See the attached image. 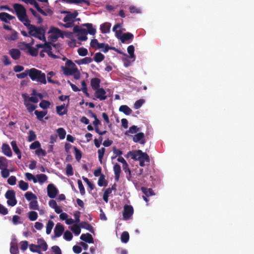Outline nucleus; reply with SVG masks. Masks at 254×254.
<instances>
[{
	"label": "nucleus",
	"instance_id": "f257e3e1",
	"mask_svg": "<svg viewBox=\"0 0 254 254\" xmlns=\"http://www.w3.org/2000/svg\"><path fill=\"white\" fill-rule=\"evenodd\" d=\"M29 77L32 80L36 81L40 84H46L47 83L45 73L35 68L29 69Z\"/></svg>",
	"mask_w": 254,
	"mask_h": 254
},
{
	"label": "nucleus",
	"instance_id": "f03ea898",
	"mask_svg": "<svg viewBox=\"0 0 254 254\" xmlns=\"http://www.w3.org/2000/svg\"><path fill=\"white\" fill-rule=\"evenodd\" d=\"M31 29L28 31L29 34L33 37L39 39L44 42H46L45 33L46 30L42 27H36L35 25H31Z\"/></svg>",
	"mask_w": 254,
	"mask_h": 254
},
{
	"label": "nucleus",
	"instance_id": "7ed1b4c3",
	"mask_svg": "<svg viewBox=\"0 0 254 254\" xmlns=\"http://www.w3.org/2000/svg\"><path fill=\"white\" fill-rule=\"evenodd\" d=\"M48 33L51 34L48 38L52 41H55L59 37H63L62 31L58 28L55 27H51Z\"/></svg>",
	"mask_w": 254,
	"mask_h": 254
},
{
	"label": "nucleus",
	"instance_id": "20e7f679",
	"mask_svg": "<svg viewBox=\"0 0 254 254\" xmlns=\"http://www.w3.org/2000/svg\"><path fill=\"white\" fill-rule=\"evenodd\" d=\"M13 7L19 20L27 15L26 10L21 4L14 3Z\"/></svg>",
	"mask_w": 254,
	"mask_h": 254
},
{
	"label": "nucleus",
	"instance_id": "39448f33",
	"mask_svg": "<svg viewBox=\"0 0 254 254\" xmlns=\"http://www.w3.org/2000/svg\"><path fill=\"white\" fill-rule=\"evenodd\" d=\"M138 152L139 153L138 156L137 160L139 161V165L141 167L145 166V162L149 163L150 162V159L148 155L145 152H143L140 150H138Z\"/></svg>",
	"mask_w": 254,
	"mask_h": 254
},
{
	"label": "nucleus",
	"instance_id": "423d86ee",
	"mask_svg": "<svg viewBox=\"0 0 254 254\" xmlns=\"http://www.w3.org/2000/svg\"><path fill=\"white\" fill-rule=\"evenodd\" d=\"M133 208L131 205H125L123 211V219L127 220L132 215Z\"/></svg>",
	"mask_w": 254,
	"mask_h": 254
},
{
	"label": "nucleus",
	"instance_id": "0eeeda50",
	"mask_svg": "<svg viewBox=\"0 0 254 254\" xmlns=\"http://www.w3.org/2000/svg\"><path fill=\"white\" fill-rule=\"evenodd\" d=\"M58 190L53 184H50L47 186V193L50 198H55L58 194Z\"/></svg>",
	"mask_w": 254,
	"mask_h": 254
},
{
	"label": "nucleus",
	"instance_id": "6e6552de",
	"mask_svg": "<svg viewBox=\"0 0 254 254\" xmlns=\"http://www.w3.org/2000/svg\"><path fill=\"white\" fill-rule=\"evenodd\" d=\"M106 92L103 88H100L95 90L94 95L97 99L100 100H105L107 99Z\"/></svg>",
	"mask_w": 254,
	"mask_h": 254
},
{
	"label": "nucleus",
	"instance_id": "1a4fd4ad",
	"mask_svg": "<svg viewBox=\"0 0 254 254\" xmlns=\"http://www.w3.org/2000/svg\"><path fill=\"white\" fill-rule=\"evenodd\" d=\"M132 140L134 142H139L141 144H144L145 143V136L143 132H138L135 134Z\"/></svg>",
	"mask_w": 254,
	"mask_h": 254
},
{
	"label": "nucleus",
	"instance_id": "9d476101",
	"mask_svg": "<svg viewBox=\"0 0 254 254\" xmlns=\"http://www.w3.org/2000/svg\"><path fill=\"white\" fill-rule=\"evenodd\" d=\"M15 19V17L6 12L0 13V20L6 23H10L9 21Z\"/></svg>",
	"mask_w": 254,
	"mask_h": 254
},
{
	"label": "nucleus",
	"instance_id": "9b49d317",
	"mask_svg": "<svg viewBox=\"0 0 254 254\" xmlns=\"http://www.w3.org/2000/svg\"><path fill=\"white\" fill-rule=\"evenodd\" d=\"M65 13H66V15L64 18L63 21L64 22H67L72 20L73 19L75 18L78 15V12L75 10L73 12H71L69 11H65Z\"/></svg>",
	"mask_w": 254,
	"mask_h": 254
},
{
	"label": "nucleus",
	"instance_id": "f8f14e48",
	"mask_svg": "<svg viewBox=\"0 0 254 254\" xmlns=\"http://www.w3.org/2000/svg\"><path fill=\"white\" fill-rule=\"evenodd\" d=\"M64 231V227L61 223H58L56 224L54 229V234L55 237H60Z\"/></svg>",
	"mask_w": 254,
	"mask_h": 254
},
{
	"label": "nucleus",
	"instance_id": "ddd939ff",
	"mask_svg": "<svg viewBox=\"0 0 254 254\" xmlns=\"http://www.w3.org/2000/svg\"><path fill=\"white\" fill-rule=\"evenodd\" d=\"M113 171L115 174V180L116 182H118L122 171L120 165L117 163H115L113 167Z\"/></svg>",
	"mask_w": 254,
	"mask_h": 254
},
{
	"label": "nucleus",
	"instance_id": "4468645a",
	"mask_svg": "<svg viewBox=\"0 0 254 254\" xmlns=\"http://www.w3.org/2000/svg\"><path fill=\"white\" fill-rule=\"evenodd\" d=\"M2 152L7 157L12 156V153L9 146L6 143H3L1 146Z\"/></svg>",
	"mask_w": 254,
	"mask_h": 254
},
{
	"label": "nucleus",
	"instance_id": "2eb2a0df",
	"mask_svg": "<svg viewBox=\"0 0 254 254\" xmlns=\"http://www.w3.org/2000/svg\"><path fill=\"white\" fill-rule=\"evenodd\" d=\"M9 54L14 60H18L21 56V52L17 49H11L9 50Z\"/></svg>",
	"mask_w": 254,
	"mask_h": 254
},
{
	"label": "nucleus",
	"instance_id": "dca6fc26",
	"mask_svg": "<svg viewBox=\"0 0 254 254\" xmlns=\"http://www.w3.org/2000/svg\"><path fill=\"white\" fill-rule=\"evenodd\" d=\"M63 1L66 2L68 3H74L80 4L82 5V3H85L87 5H89L90 2L89 0H62Z\"/></svg>",
	"mask_w": 254,
	"mask_h": 254
},
{
	"label": "nucleus",
	"instance_id": "f3484780",
	"mask_svg": "<svg viewBox=\"0 0 254 254\" xmlns=\"http://www.w3.org/2000/svg\"><path fill=\"white\" fill-rule=\"evenodd\" d=\"M87 31L85 29L81 28L80 32L77 34L78 39L80 41H85L87 39Z\"/></svg>",
	"mask_w": 254,
	"mask_h": 254
},
{
	"label": "nucleus",
	"instance_id": "a211bd4d",
	"mask_svg": "<svg viewBox=\"0 0 254 254\" xmlns=\"http://www.w3.org/2000/svg\"><path fill=\"white\" fill-rule=\"evenodd\" d=\"M101 80L98 78H93L91 80L90 84L92 88L94 90H96L99 88Z\"/></svg>",
	"mask_w": 254,
	"mask_h": 254
},
{
	"label": "nucleus",
	"instance_id": "6ab92c4d",
	"mask_svg": "<svg viewBox=\"0 0 254 254\" xmlns=\"http://www.w3.org/2000/svg\"><path fill=\"white\" fill-rule=\"evenodd\" d=\"M38 245H36V248L41 249L43 251H46L48 249V245L45 240L42 239H38L37 240Z\"/></svg>",
	"mask_w": 254,
	"mask_h": 254
},
{
	"label": "nucleus",
	"instance_id": "aec40b11",
	"mask_svg": "<svg viewBox=\"0 0 254 254\" xmlns=\"http://www.w3.org/2000/svg\"><path fill=\"white\" fill-rule=\"evenodd\" d=\"M80 239L88 243H93L94 242L93 238L92 235L89 233L83 234L80 236Z\"/></svg>",
	"mask_w": 254,
	"mask_h": 254
},
{
	"label": "nucleus",
	"instance_id": "412c9836",
	"mask_svg": "<svg viewBox=\"0 0 254 254\" xmlns=\"http://www.w3.org/2000/svg\"><path fill=\"white\" fill-rule=\"evenodd\" d=\"M11 145L12 147V149H13V151L17 155L18 158L20 159L21 158V153L17 145L16 141H15V140L12 141L11 142Z\"/></svg>",
	"mask_w": 254,
	"mask_h": 254
},
{
	"label": "nucleus",
	"instance_id": "4be33fe9",
	"mask_svg": "<svg viewBox=\"0 0 254 254\" xmlns=\"http://www.w3.org/2000/svg\"><path fill=\"white\" fill-rule=\"evenodd\" d=\"M111 24L109 22H105L100 25V30L102 33H108L110 31Z\"/></svg>",
	"mask_w": 254,
	"mask_h": 254
},
{
	"label": "nucleus",
	"instance_id": "5701e85b",
	"mask_svg": "<svg viewBox=\"0 0 254 254\" xmlns=\"http://www.w3.org/2000/svg\"><path fill=\"white\" fill-rule=\"evenodd\" d=\"M31 5H34V6L36 8L37 10L43 15L44 16H47V14L45 11H44L39 5L38 3L36 2L35 0H31L30 2L29 3Z\"/></svg>",
	"mask_w": 254,
	"mask_h": 254
},
{
	"label": "nucleus",
	"instance_id": "b1692460",
	"mask_svg": "<svg viewBox=\"0 0 254 254\" xmlns=\"http://www.w3.org/2000/svg\"><path fill=\"white\" fill-rule=\"evenodd\" d=\"M26 47L28 49L29 54L33 57H35L38 55V50L33 47L30 46L29 44L23 43Z\"/></svg>",
	"mask_w": 254,
	"mask_h": 254
},
{
	"label": "nucleus",
	"instance_id": "393cba45",
	"mask_svg": "<svg viewBox=\"0 0 254 254\" xmlns=\"http://www.w3.org/2000/svg\"><path fill=\"white\" fill-rule=\"evenodd\" d=\"M133 38V35L131 33H125L120 36V40L122 43H125L126 41L132 40Z\"/></svg>",
	"mask_w": 254,
	"mask_h": 254
},
{
	"label": "nucleus",
	"instance_id": "a878e982",
	"mask_svg": "<svg viewBox=\"0 0 254 254\" xmlns=\"http://www.w3.org/2000/svg\"><path fill=\"white\" fill-rule=\"evenodd\" d=\"M80 227H81L82 228H84L87 230H88L92 233H93L94 232L93 227L88 222L85 221L81 222L80 223Z\"/></svg>",
	"mask_w": 254,
	"mask_h": 254
},
{
	"label": "nucleus",
	"instance_id": "bb28decb",
	"mask_svg": "<svg viewBox=\"0 0 254 254\" xmlns=\"http://www.w3.org/2000/svg\"><path fill=\"white\" fill-rule=\"evenodd\" d=\"M57 112L60 116H63L67 114V111L65 109L64 104L56 107Z\"/></svg>",
	"mask_w": 254,
	"mask_h": 254
},
{
	"label": "nucleus",
	"instance_id": "cd10ccee",
	"mask_svg": "<svg viewBox=\"0 0 254 254\" xmlns=\"http://www.w3.org/2000/svg\"><path fill=\"white\" fill-rule=\"evenodd\" d=\"M22 96L23 98L24 99V100L25 99L28 102H31L34 103H37L39 101V100L37 98V97H34V96L29 97L26 93L22 94Z\"/></svg>",
	"mask_w": 254,
	"mask_h": 254
},
{
	"label": "nucleus",
	"instance_id": "c85d7f7f",
	"mask_svg": "<svg viewBox=\"0 0 254 254\" xmlns=\"http://www.w3.org/2000/svg\"><path fill=\"white\" fill-rule=\"evenodd\" d=\"M8 166V160L3 156H0V169L6 168Z\"/></svg>",
	"mask_w": 254,
	"mask_h": 254
},
{
	"label": "nucleus",
	"instance_id": "c756f323",
	"mask_svg": "<svg viewBox=\"0 0 254 254\" xmlns=\"http://www.w3.org/2000/svg\"><path fill=\"white\" fill-rule=\"evenodd\" d=\"M92 62V59L90 57H85L82 59L76 60L75 62L79 64H88Z\"/></svg>",
	"mask_w": 254,
	"mask_h": 254
},
{
	"label": "nucleus",
	"instance_id": "7c9ffc66",
	"mask_svg": "<svg viewBox=\"0 0 254 254\" xmlns=\"http://www.w3.org/2000/svg\"><path fill=\"white\" fill-rule=\"evenodd\" d=\"M119 111L126 115H129L132 113V110L127 105H122L119 108Z\"/></svg>",
	"mask_w": 254,
	"mask_h": 254
},
{
	"label": "nucleus",
	"instance_id": "2f4dec72",
	"mask_svg": "<svg viewBox=\"0 0 254 254\" xmlns=\"http://www.w3.org/2000/svg\"><path fill=\"white\" fill-rule=\"evenodd\" d=\"M104 45L98 42L96 39H92L90 42V46L93 48L101 49Z\"/></svg>",
	"mask_w": 254,
	"mask_h": 254
},
{
	"label": "nucleus",
	"instance_id": "473e14b6",
	"mask_svg": "<svg viewBox=\"0 0 254 254\" xmlns=\"http://www.w3.org/2000/svg\"><path fill=\"white\" fill-rule=\"evenodd\" d=\"M24 104L29 113H32L37 107L36 106L27 102L25 99L24 100Z\"/></svg>",
	"mask_w": 254,
	"mask_h": 254
},
{
	"label": "nucleus",
	"instance_id": "72a5a7b5",
	"mask_svg": "<svg viewBox=\"0 0 254 254\" xmlns=\"http://www.w3.org/2000/svg\"><path fill=\"white\" fill-rule=\"evenodd\" d=\"M139 130V128L137 127L136 126H132L129 128V129L127 130L125 134L129 135L130 134H134L137 132Z\"/></svg>",
	"mask_w": 254,
	"mask_h": 254
},
{
	"label": "nucleus",
	"instance_id": "f704fd0d",
	"mask_svg": "<svg viewBox=\"0 0 254 254\" xmlns=\"http://www.w3.org/2000/svg\"><path fill=\"white\" fill-rule=\"evenodd\" d=\"M19 21L23 23V24L27 27L28 31L31 29L30 26L33 25L30 24V20L28 18L27 15L19 19Z\"/></svg>",
	"mask_w": 254,
	"mask_h": 254
},
{
	"label": "nucleus",
	"instance_id": "c9c22d12",
	"mask_svg": "<svg viewBox=\"0 0 254 254\" xmlns=\"http://www.w3.org/2000/svg\"><path fill=\"white\" fill-rule=\"evenodd\" d=\"M83 26H86L87 29V33H88L90 35H94L96 33V29L93 28L92 24L91 23H86L83 24Z\"/></svg>",
	"mask_w": 254,
	"mask_h": 254
},
{
	"label": "nucleus",
	"instance_id": "e433bc0d",
	"mask_svg": "<svg viewBox=\"0 0 254 254\" xmlns=\"http://www.w3.org/2000/svg\"><path fill=\"white\" fill-rule=\"evenodd\" d=\"M35 115L39 121L42 120L43 118L47 114V111H39L36 110L34 112Z\"/></svg>",
	"mask_w": 254,
	"mask_h": 254
},
{
	"label": "nucleus",
	"instance_id": "4c0bfd02",
	"mask_svg": "<svg viewBox=\"0 0 254 254\" xmlns=\"http://www.w3.org/2000/svg\"><path fill=\"white\" fill-rule=\"evenodd\" d=\"M141 190L147 197H149L154 194L152 189H148L145 187H141Z\"/></svg>",
	"mask_w": 254,
	"mask_h": 254
},
{
	"label": "nucleus",
	"instance_id": "58836bf2",
	"mask_svg": "<svg viewBox=\"0 0 254 254\" xmlns=\"http://www.w3.org/2000/svg\"><path fill=\"white\" fill-rule=\"evenodd\" d=\"M98 185L100 187L107 186V183L105 180V176L104 174H101L98 179Z\"/></svg>",
	"mask_w": 254,
	"mask_h": 254
},
{
	"label": "nucleus",
	"instance_id": "ea45409f",
	"mask_svg": "<svg viewBox=\"0 0 254 254\" xmlns=\"http://www.w3.org/2000/svg\"><path fill=\"white\" fill-rule=\"evenodd\" d=\"M29 10L31 12L32 14L33 15V16L37 19V24H40L42 23L43 22V19L41 17V16L38 14L37 12L34 10L33 8H30L29 9Z\"/></svg>",
	"mask_w": 254,
	"mask_h": 254
},
{
	"label": "nucleus",
	"instance_id": "a19ab883",
	"mask_svg": "<svg viewBox=\"0 0 254 254\" xmlns=\"http://www.w3.org/2000/svg\"><path fill=\"white\" fill-rule=\"evenodd\" d=\"M63 70L64 73L66 75H73L75 71H77V70L74 69V68H70L67 67H63Z\"/></svg>",
	"mask_w": 254,
	"mask_h": 254
},
{
	"label": "nucleus",
	"instance_id": "79ce46f5",
	"mask_svg": "<svg viewBox=\"0 0 254 254\" xmlns=\"http://www.w3.org/2000/svg\"><path fill=\"white\" fill-rule=\"evenodd\" d=\"M25 197L26 199L28 200H34L37 199L36 195L30 191H27L25 194Z\"/></svg>",
	"mask_w": 254,
	"mask_h": 254
},
{
	"label": "nucleus",
	"instance_id": "37998d69",
	"mask_svg": "<svg viewBox=\"0 0 254 254\" xmlns=\"http://www.w3.org/2000/svg\"><path fill=\"white\" fill-rule=\"evenodd\" d=\"M105 56L102 53L98 52L95 54L94 60L97 63H100L104 60Z\"/></svg>",
	"mask_w": 254,
	"mask_h": 254
},
{
	"label": "nucleus",
	"instance_id": "c03bdc74",
	"mask_svg": "<svg viewBox=\"0 0 254 254\" xmlns=\"http://www.w3.org/2000/svg\"><path fill=\"white\" fill-rule=\"evenodd\" d=\"M73 149L75 152V159L77 161H79L82 157V152L80 150L75 146L73 147Z\"/></svg>",
	"mask_w": 254,
	"mask_h": 254
},
{
	"label": "nucleus",
	"instance_id": "a18cd8bd",
	"mask_svg": "<svg viewBox=\"0 0 254 254\" xmlns=\"http://www.w3.org/2000/svg\"><path fill=\"white\" fill-rule=\"evenodd\" d=\"M38 181L39 183L43 184L45 182L47 179V176L44 174H38L36 176Z\"/></svg>",
	"mask_w": 254,
	"mask_h": 254
},
{
	"label": "nucleus",
	"instance_id": "49530a36",
	"mask_svg": "<svg viewBox=\"0 0 254 254\" xmlns=\"http://www.w3.org/2000/svg\"><path fill=\"white\" fill-rule=\"evenodd\" d=\"M105 150L106 149L104 147H102L101 149L98 150L99 161L101 164L102 163V160L104 157Z\"/></svg>",
	"mask_w": 254,
	"mask_h": 254
},
{
	"label": "nucleus",
	"instance_id": "de8ad7c7",
	"mask_svg": "<svg viewBox=\"0 0 254 254\" xmlns=\"http://www.w3.org/2000/svg\"><path fill=\"white\" fill-rule=\"evenodd\" d=\"M50 102L46 100H42L39 104V106L43 109L46 110L48 109L50 106Z\"/></svg>",
	"mask_w": 254,
	"mask_h": 254
},
{
	"label": "nucleus",
	"instance_id": "09e8293b",
	"mask_svg": "<svg viewBox=\"0 0 254 254\" xmlns=\"http://www.w3.org/2000/svg\"><path fill=\"white\" fill-rule=\"evenodd\" d=\"M54 226V223L52 220H49L46 226V233L49 235Z\"/></svg>",
	"mask_w": 254,
	"mask_h": 254
},
{
	"label": "nucleus",
	"instance_id": "8fccbe9b",
	"mask_svg": "<svg viewBox=\"0 0 254 254\" xmlns=\"http://www.w3.org/2000/svg\"><path fill=\"white\" fill-rule=\"evenodd\" d=\"M57 133L61 139H63L65 138L66 131L64 128L62 127L59 128L57 129Z\"/></svg>",
	"mask_w": 254,
	"mask_h": 254
},
{
	"label": "nucleus",
	"instance_id": "3c124183",
	"mask_svg": "<svg viewBox=\"0 0 254 254\" xmlns=\"http://www.w3.org/2000/svg\"><path fill=\"white\" fill-rule=\"evenodd\" d=\"M80 228L81 227H80V225L79 226L77 225H74L71 227V230L75 235L77 236L79 235L81 232Z\"/></svg>",
	"mask_w": 254,
	"mask_h": 254
},
{
	"label": "nucleus",
	"instance_id": "603ef678",
	"mask_svg": "<svg viewBox=\"0 0 254 254\" xmlns=\"http://www.w3.org/2000/svg\"><path fill=\"white\" fill-rule=\"evenodd\" d=\"M17 38L18 33L15 30H12V33L10 36L8 38H5V39L8 41H15Z\"/></svg>",
	"mask_w": 254,
	"mask_h": 254
},
{
	"label": "nucleus",
	"instance_id": "864d4df0",
	"mask_svg": "<svg viewBox=\"0 0 254 254\" xmlns=\"http://www.w3.org/2000/svg\"><path fill=\"white\" fill-rule=\"evenodd\" d=\"M19 187L21 190L25 191L28 189V184L23 180H20L19 182Z\"/></svg>",
	"mask_w": 254,
	"mask_h": 254
},
{
	"label": "nucleus",
	"instance_id": "5fc2aeb1",
	"mask_svg": "<svg viewBox=\"0 0 254 254\" xmlns=\"http://www.w3.org/2000/svg\"><path fill=\"white\" fill-rule=\"evenodd\" d=\"M127 52L128 54L129 55V58L131 59H134L135 58V55L134 54V47L133 45H130L127 47Z\"/></svg>",
	"mask_w": 254,
	"mask_h": 254
},
{
	"label": "nucleus",
	"instance_id": "6e6d98bb",
	"mask_svg": "<svg viewBox=\"0 0 254 254\" xmlns=\"http://www.w3.org/2000/svg\"><path fill=\"white\" fill-rule=\"evenodd\" d=\"M28 218L32 221H35L38 218V214L36 211H30L29 212Z\"/></svg>",
	"mask_w": 254,
	"mask_h": 254
},
{
	"label": "nucleus",
	"instance_id": "4d7b16f0",
	"mask_svg": "<svg viewBox=\"0 0 254 254\" xmlns=\"http://www.w3.org/2000/svg\"><path fill=\"white\" fill-rule=\"evenodd\" d=\"M121 241L123 243H127L129 240V234L127 232H124L121 235Z\"/></svg>",
	"mask_w": 254,
	"mask_h": 254
},
{
	"label": "nucleus",
	"instance_id": "13d9d810",
	"mask_svg": "<svg viewBox=\"0 0 254 254\" xmlns=\"http://www.w3.org/2000/svg\"><path fill=\"white\" fill-rule=\"evenodd\" d=\"M29 208L31 209L39 210V206L38 204V202L36 200V199L32 200L30 202Z\"/></svg>",
	"mask_w": 254,
	"mask_h": 254
},
{
	"label": "nucleus",
	"instance_id": "bf43d9fd",
	"mask_svg": "<svg viewBox=\"0 0 254 254\" xmlns=\"http://www.w3.org/2000/svg\"><path fill=\"white\" fill-rule=\"evenodd\" d=\"M66 175L67 176H71L73 175L72 167L71 164H68L66 167Z\"/></svg>",
	"mask_w": 254,
	"mask_h": 254
},
{
	"label": "nucleus",
	"instance_id": "052dcab7",
	"mask_svg": "<svg viewBox=\"0 0 254 254\" xmlns=\"http://www.w3.org/2000/svg\"><path fill=\"white\" fill-rule=\"evenodd\" d=\"M36 138V135L35 132L32 130H29L28 133V141L29 142H31L35 140Z\"/></svg>",
	"mask_w": 254,
	"mask_h": 254
},
{
	"label": "nucleus",
	"instance_id": "680f3d73",
	"mask_svg": "<svg viewBox=\"0 0 254 254\" xmlns=\"http://www.w3.org/2000/svg\"><path fill=\"white\" fill-rule=\"evenodd\" d=\"M128 154H129V156H131L132 159L134 160H137L138 156L139 155V153H138L137 150L132 151H129L128 152Z\"/></svg>",
	"mask_w": 254,
	"mask_h": 254
},
{
	"label": "nucleus",
	"instance_id": "e2e57ef3",
	"mask_svg": "<svg viewBox=\"0 0 254 254\" xmlns=\"http://www.w3.org/2000/svg\"><path fill=\"white\" fill-rule=\"evenodd\" d=\"M77 53L80 56H86L88 54V50L84 48H80L77 50Z\"/></svg>",
	"mask_w": 254,
	"mask_h": 254
},
{
	"label": "nucleus",
	"instance_id": "0e129e2a",
	"mask_svg": "<svg viewBox=\"0 0 254 254\" xmlns=\"http://www.w3.org/2000/svg\"><path fill=\"white\" fill-rule=\"evenodd\" d=\"M14 196H15V192L12 190H8L5 194V197L6 199L12 198Z\"/></svg>",
	"mask_w": 254,
	"mask_h": 254
},
{
	"label": "nucleus",
	"instance_id": "69168bd1",
	"mask_svg": "<svg viewBox=\"0 0 254 254\" xmlns=\"http://www.w3.org/2000/svg\"><path fill=\"white\" fill-rule=\"evenodd\" d=\"M10 252L11 254H18L19 251L16 244H12L10 246Z\"/></svg>",
	"mask_w": 254,
	"mask_h": 254
},
{
	"label": "nucleus",
	"instance_id": "338daca9",
	"mask_svg": "<svg viewBox=\"0 0 254 254\" xmlns=\"http://www.w3.org/2000/svg\"><path fill=\"white\" fill-rule=\"evenodd\" d=\"M72 237H73V235L70 231L66 230L64 232V238L65 240H66V241H69L71 240L72 239Z\"/></svg>",
	"mask_w": 254,
	"mask_h": 254
},
{
	"label": "nucleus",
	"instance_id": "774afa93",
	"mask_svg": "<svg viewBox=\"0 0 254 254\" xmlns=\"http://www.w3.org/2000/svg\"><path fill=\"white\" fill-rule=\"evenodd\" d=\"M7 204L10 206H14L17 203V200L16 199V197L14 196L12 198H9L7 199Z\"/></svg>",
	"mask_w": 254,
	"mask_h": 254
}]
</instances>
